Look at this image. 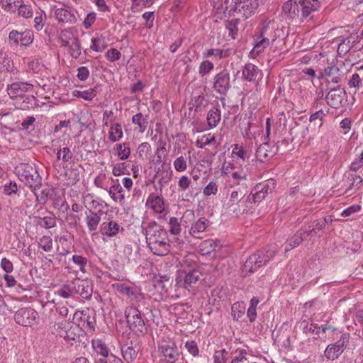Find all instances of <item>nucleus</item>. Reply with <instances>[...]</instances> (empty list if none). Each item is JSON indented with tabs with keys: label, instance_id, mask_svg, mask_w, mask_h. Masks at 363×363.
<instances>
[{
	"label": "nucleus",
	"instance_id": "55",
	"mask_svg": "<svg viewBox=\"0 0 363 363\" xmlns=\"http://www.w3.org/2000/svg\"><path fill=\"white\" fill-rule=\"evenodd\" d=\"M174 167L177 172H184L187 168L186 160L183 156L177 157L174 161Z\"/></svg>",
	"mask_w": 363,
	"mask_h": 363
},
{
	"label": "nucleus",
	"instance_id": "49",
	"mask_svg": "<svg viewBox=\"0 0 363 363\" xmlns=\"http://www.w3.org/2000/svg\"><path fill=\"white\" fill-rule=\"evenodd\" d=\"M39 220L40 221H38V224L45 228H51L56 225V218L52 214L43 218H39Z\"/></svg>",
	"mask_w": 363,
	"mask_h": 363
},
{
	"label": "nucleus",
	"instance_id": "2",
	"mask_svg": "<svg viewBox=\"0 0 363 363\" xmlns=\"http://www.w3.org/2000/svg\"><path fill=\"white\" fill-rule=\"evenodd\" d=\"M320 6L318 0H289L283 5V11L296 21L303 22Z\"/></svg>",
	"mask_w": 363,
	"mask_h": 363
},
{
	"label": "nucleus",
	"instance_id": "45",
	"mask_svg": "<svg viewBox=\"0 0 363 363\" xmlns=\"http://www.w3.org/2000/svg\"><path fill=\"white\" fill-rule=\"evenodd\" d=\"M77 38L75 36L69 29L62 30L60 35V39L62 46H67L74 39Z\"/></svg>",
	"mask_w": 363,
	"mask_h": 363
},
{
	"label": "nucleus",
	"instance_id": "39",
	"mask_svg": "<svg viewBox=\"0 0 363 363\" xmlns=\"http://www.w3.org/2000/svg\"><path fill=\"white\" fill-rule=\"evenodd\" d=\"M66 47L69 48V53L73 58L77 59L81 55V46L78 38L74 39Z\"/></svg>",
	"mask_w": 363,
	"mask_h": 363
},
{
	"label": "nucleus",
	"instance_id": "46",
	"mask_svg": "<svg viewBox=\"0 0 363 363\" xmlns=\"http://www.w3.org/2000/svg\"><path fill=\"white\" fill-rule=\"evenodd\" d=\"M74 95L84 100L90 101L96 95V91L94 89H89L84 91H75Z\"/></svg>",
	"mask_w": 363,
	"mask_h": 363
},
{
	"label": "nucleus",
	"instance_id": "4",
	"mask_svg": "<svg viewBox=\"0 0 363 363\" xmlns=\"http://www.w3.org/2000/svg\"><path fill=\"white\" fill-rule=\"evenodd\" d=\"M276 255V247L270 246L268 249H264L252 255L245 262L242 272L244 276L247 273H253L259 267L265 265Z\"/></svg>",
	"mask_w": 363,
	"mask_h": 363
},
{
	"label": "nucleus",
	"instance_id": "6",
	"mask_svg": "<svg viewBox=\"0 0 363 363\" xmlns=\"http://www.w3.org/2000/svg\"><path fill=\"white\" fill-rule=\"evenodd\" d=\"M125 316L130 329L135 334L143 333L146 330L145 324L140 311L135 306L125 308Z\"/></svg>",
	"mask_w": 363,
	"mask_h": 363
},
{
	"label": "nucleus",
	"instance_id": "50",
	"mask_svg": "<svg viewBox=\"0 0 363 363\" xmlns=\"http://www.w3.org/2000/svg\"><path fill=\"white\" fill-rule=\"evenodd\" d=\"M21 0H1L2 7L7 11H14L19 6Z\"/></svg>",
	"mask_w": 363,
	"mask_h": 363
},
{
	"label": "nucleus",
	"instance_id": "62",
	"mask_svg": "<svg viewBox=\"0 0 363 363\" xmlns=\"http://www.w3.org/2000/svg\"><path fill=\"white\" fill-rule=\"evenodd\" d=\"M45 21V14H43V12L40 13L39 15L36 16L34 19V28L37 30H41L43 28Z\"/></svg>",
	"mask_w": 363,
	"mask_h": 363
},
{
	"label": "nucleus",
	"instance_id": "30",
	"mask_svg": "<svg viewBox=\"0 0 363 363\" xmlns=\"http://www.w3.org/2000/svg\"><path fill=\"white\" fill-rule=\"evenodd\" d=\"M85 221L89 231L94 232L101 221V217L97 213L90 211L89 214L86 216Z\"/></svg>",
	"mask_w": 363,
	"mask_h": 363
},
{
	"label": "nucleus",
	"instance_id": "23",
	"mask_svg": "<svg viewBox=\"0 0 363 363\" xmlns=\"http://www.w3.org/2000/svg\"><path fill=\"white\" fill-rule=\"evenodd\" d=\"M220 248L219 241L208 239L202 241L199 245V250L202 255H209Z\"/></svg>",
	"mask_w": 363,
	"mask_h": 363
},
{
	"label": "nucleus",
	"instance_id": "33",
	"mask_svg": "<svg viewBox=\"0 0 363 363\" xmlns=\"http://www.w3.org/2000/svg\"><path fill=\"white\" fill-rule=\"evenodd\" d=\"M123 137V130L120 123L112 124L108 132V138L112 142L118 141Z\"/></svg>",
	"mask_w": 363,
	"mask_h": 363
},
{
	"label": "nucleus",
	"instance_id": "40",
	"mask_svg": "<svg viewBox=\"0 0 363 363\" xmlns=\"http://www.w3.org/2000/svg\"><path fill=\"white\" fill-rule=\"evenodd\" d=\"M231 310L233 319L238 320L245 314V307L242 302H236L233 304Z\"/></svg>",
	"mask_w": 363,
	"mask_h": 363
},
{
	"label": "nucleus",
	"instance_id": "25",
	"mask_svg": "<svg viewBox=\"0 0 363 363\" xmlns=\"http://www.w3.org/2000/svg\"><path fill=\"white\" fill-rule=\"evenodd\" d=\"M328 82L337 84L343 77L342 71L337 65H331L325 69Z\"/></svg>",
	"mask_w": 363,
	"mask_h": 363
},
{
	"label": "nucleus",
	"instance_id": "64",
	"mask_svg": "<svg viewBox=\"0 0 363 363\" xmlns=\"http://www.w3.org/2000/svg\"><path fill=\"white\" fill-rule=\"evenodd\" d=\"M350 335L348 333H343L340 340L335 343L339 348V350H341L343 352L344 350L347 347L349 343Z\"/></svg>",
	"mask_w": 363,
	"mask_h": 363
},
{
	"label": "nucleus",
	"instance_id": "43",
	"mask_svg": "<svg viewBox=\"0 0 363 363\" xmlns=\"http://www.w3.org/2000/svg\"><path fill=\"white\" fill-rule=\"evenodd\" d=\"M301 235L295 233L292 237L286 240V245L285 247V252H288L291 250L292 249L296 247L302 242Z\"/></svg>",
	"mask_w": 363,
	"mask_h": 363
},
{
	"label": "nucleus",
	"instance_id": "59",
	"mask_svg": "<svg viewBox=\"0 0 363 363\" xmlns=\"http://www.w3.org/2000/svg\"><path fill=\"white\" fill-rule=\"evenodd\" d=\"M191 183V180L187 176H182L178 182V191H185L189 187Z\"/></svg>",
	"mask_w": 363,
	"mask_h": 363
},
{
	"label": "nucleus",
	"instance_id": "22",
	"mask_svg": "<svg viewBox=\"0 0 363 363\" xmlns=\"http://www.w3.org/2000/svg\"><path fill=\"white\" fill-rule=\"evenodd\" d=\"M210 224L211 223L207 218L201 217L191 224L189 233L194 238H201L200 234L203 233Z\"/></svg>",
	"mask_w": 363,
	"mask_h": 363
},
{
	"label": "nucleus",
	"instance_id": "60",
	"mask_svg": "<svg viewBox=\"0 0 363 363\" xmlns=\"http://www.w3.org/2000/svg\"><path fill=\"white\" fill-rule=\"evenodd\" d=\"M353 43L354 41L351 42L349 38L343 39L342 41L338 45L337 52L339 53H347V52L350 51L352 46L351 44H352Z\"/></svg>",
	"mask_w": 363,
	"mask_h": 363
},
{
	"label": "nucleus",
	"instance_id": "51",
	"mask_svg": "<svg viewBox=\"0 0 363 363\" xmlns=\"http://www.w3.org/2000/svg\"><path fill=\"white\" fill-rule=\"evenodd\" d=\"M72 152L68 147H63L60 149L57 152V157L59 160H62L64 162H68L72 158Z\"/></svg>",
	"mask_w": 363,
	"mask_h": 363
},
{
	"label": "nucleus",
	"instance_id": "27",
	"mask_svg": "<svg viewBox=\"0 0 363 363\" xmlns=\"http://www.w3.org/2000/svg\"><path fill=\"white\" fill-rule=\"evenodd\" d=\"M122 355L128 363L133 362L138 357V348L136 346H123L121 349Z\"/></svg>",
	"mask_w": 363,
	"mask_h": 363
},
{
	"label": "nucleus",
	"instance_id": "42",
	"mask_svg": "<svg viewBox=\"0 0 363 363\" xmlns=\"http://www.w3.org/2000/svg\"><path fill=\"white\" fill-rule=\"evenodd\" d=\"M132 122L135 125H138L140 133H143L145 130L147 125V119L144 118L143 115L141 113H138L134 115L132 118Z\"/></svg>",
	"mask_w": 363,
	"mask_h": 363
},
{
	"label": "nucleus",
	"instance_id": "12",
	"mask_svg": "<svg viewBox=\"0 0 363 363\" xmlns=\"http://www.w3.org/2000/svg\"><path fill=\"white\" fill-rule=\"evenodd\" d=\"M37 315L38 313L34 309L23 308L16 313L14 319L18 325L28 326L35 322Z\"/></svg>",
	"mask_w": 363,
	"mask_h": 363
},
{
	"label": "nucleus",
	"instance_id": "16",
	"mask_svg": "<svg viewBox=\"0 0 363 363\" xmlns=\"http://www.w3.org/2000/svg\"><path fill=\"white\" fill-rule=\"evenodd\" d=\"M74 294H79L82 298L88 299L92 294V286L86 279H74L72 280Z\"/></svg>",
	"mask_w": 363,
	"mask_h": 363
},
{
	"label": "nucleus",
	"instance_id": "9",
	"mask_svg": "<svg viewBox=\"0 0 363 363\" xmlns=\"http://www.w3.org/2000/svg\"><path fill=\"white\" fill-rule=\"evenodd\" d=\"M213 88L220 95H225L230 88V74L223 69L214 77Z\"/></svg>",
	"mask_w": 363,
	"mask_h": 363
},
{
	"label": "nucleus",
	"instance_id": "61",
	"mask_svg": "<svg viewBox=\"0 0 363 363\" xmlns=\"http://www.w3.org/2000/svg\"><path fill=\"white\" fill-rule=\"evenodd\" d=\"M72 261L77 265L79 266V269L82 272L84 273L85 266L87 263V259L81 255H74L72 256Z\"/></svg>",
	"mask_w": 363,
	"mask_h": 363
},
{
	"label": "nucleus",
	"instance_id": "26",
	"mask_svg": "<svg viewBox=\"0 0 363 363\" xmlns=\"http://www.w3.org/2000/svg\"><path fill=\"white\" fill-rule=\"evenodd\" d=\"M158 147L155 151V155L152 160L154 164H164V160L167 157L166 143L163 141L158 142Z\"/></svg>",
	"mask_w": 363,
	"mask_h": 363
},
{
	"label": "nucleus",
	"instance_id": "41",
	"mask_svg": "<svg viewBox=\"0 0 363 363\" xmlns=\"http://www.w3.org/2000/svg\"><path fill=\"white\" fill-rule=\"evenodd\" d=\"M117 155L120 160H125L128 159L130 155V149L128 144L124 143L117 145Z\"/></svg>",
	"mask_w": 363,
	"mask_h": 363
},
{
	"label": "nucleus",
	"instance_id": "15",
	"mask_svg": "<svg viewBox=\"0 0 363 363\" xmlns=\"http://www.w3.org/2000/svg\"><path fill=\"white\" fill-rule=\"evenodd\" d=\"M160 350L167 363H174L179 359L180 352L174 342H163Z\"/></svg>",
	"mask_w": 363,
	"mask_h": 363
},
{
	"label": "nucleus",
	"instance_id": "28",
	"mask_svg": "<svg viewBox=\"0 0 363 363\" xmlns=\"http://www.w3.org/2000/svg\"><path fill=\"white\" fill-rule=\"evenodd\" d=\"M108 194L116 202L122 203L125 199L124 191L120 184H115L111 186Z\"/></svg>",
	"mask_w": 363,
	"mask_h": 363
},
{
	"label": "nucleus",
	"instance_id": "63",
	"mask_svg": "<svg viewBox=\"0 0 363 363\" xmlns=\"http://www.w3.org/2000/svg\"><path fill=\"white\" fill-rule=\"evenodd\" d=\"M69 327V323L66 320L56 323L54 328L57 335L62 337V333H65Z\"/></svg>",
	"mask_w": 363,
	"mask_h": 363
},
{
	"label": "nucleus",
	"instance_id": "52",
	"mask_svg": "<svg viewBox=\"0 0 363 363\" xmlns=\"http://www.w3.org/2000/svg\"><path fill=\"white\" fill-rule=\"evenodd\" d=\"M81 316L80 318L82 320H84L86 323V328L87 330H90L91 331L94 330V325H95V318L94 317L90 318L89 315H86V311H83L80 312Z\"/></svg>",
	"mask_w": 363,
	"mask_h": 363
},
{
	"label": "nucleus",
	"instance_id": "38",
	"mask_svg": "<svg viewBox=\"0 0 363 363\" xmlns=\"http://www.w3.org/2000/svg\"><path fill=\"white\" fill-rule=\"evenodd\" d=\"M208 104V100L203 95H199L194 98L193 106L191 108H194L196 112L201 111Z\"/></svg>",
	"mask_w": 363,
	"mask_h": 363
},
{
	"label": "nucleus",
	"instance_id": "14",
	"mask_svg": "<svg viewBox=\"0 0 363 363\" xmlns=\"http://www.w3.org/2000/svg\"><path fill=\"white\" fill-rule=\"evenodd\" d=\"M33 85L28 82H13L9 84L6 88L8 95L11 99L23 96L25 93L30 91Z\"/></svg>",
	"mask_w": 363,
	"mask_h": 363
},
{
	"label": "nucleus",
	"instance_id": "10",
	"mask_svg": "<svg viewBox=\"0 0 363 363\" xmlns=\"http://www.w3.org/2000/svg\"><path fill=\"white\" fill-rule=\"evenodd\" d=\"M259 0H238L235 2V11L245 18H248L257 9Z\"/></svg>",
	"mask_w": 363,
	"mask_h": 363
},
{
	"label": "nucleus",
	"instance_id": "11",
	"mask_svg": "<svg viewBox=\"0 0 363 363\" xmlns=\"http://www.w3.org/2000/svg\"><path fill=\"white\" fill-rule=\"evenodd\" d=\"M201 273L196 269L190 270L189 272H179L177 279V284L184 286L185 288L194 287L201 279Z\"/></svg>",
	"mask_w": 363,
	"mask_h": 363
},
{
	"label": "nucleus",
	"instance_id": "18",
	"mask_svg": "<svg viewBox=\"0 0 363 363\" xmlns=\"http://www.w3.org/2000/svg\"><path fill=\"white\" fill-rule=\"evenodd\" d=\"M244 194L242 192L233 191L230 194V199L225 203V208L230 212L235 214L236 216L240 213L239 203L242 199Z\"/></svg>",
	"mask_w": 363,
	"mask_h": 363
},
{
	"label": "nucleus",
	"instance_id": "47",
	"mask_svg": "<svg viewBox=\"0 0 363 363\" xmlns=\"http://www.w3.org/2000/svg\"><path fill=\"white\" fill-rule=\"evenodd\" d=\"M239 22L240 20L238 18H234L230 21H228L225 24L226 28L229 30V35H231L233 39L236 38L238 31V26Z\"/></svg>",
	"mask_w": 363,
	"mask_h": 363
},
{
	"label": "nucleus",
	"instance_id": "36",
	"mask_svg": "<svg viewBox=\"0 0 363 363\" xmlns=\"http://www.w3.org/2000/svg\"><path fill=\"white\" fill-rule=\"evenodd\" d=\"M16 9L18 10V15L23 18H30L33 13V10L31 5L25 4L23 0H21L19 6Z\"/></svg>",
	"mask_w": 363,
	"mask_h": 363
},
{
	"label": "nucleus",
	"instance_id": "57",
	"mask_svg": "<svg viewBox=\"0 0 363 363\" xmlns=\"http://www.w3.org/2000/svg\"><path fill=\"white\" fill-rule=\"evenodd\" d=\"M91 43L92 45H91V49L98 52H102L106 47L104 40L100 38H93L91 40Z\"/></svg>",
	"mask_w": 363,
	"mask_h": 363
},
{
	"label": "nucleus",
	"instance_id": "53",
	"mask_svg": "<svg viewBox=\"0 0 363 363\" xmlns=\"http://www.w3.org/2000/svg\"><path fill=\"white\" fill-rule=\"evenodd\" d=\"M169 232L173 235H177L181 232V225L178 218L172 217L169 221Z\"/></svg>",
	"mask_w": 363,
	"mask_h": 363
},
{
	"label": "nucleus",
	"instance_id": "37",
	"mask_svg": "<svg viewBox=\"0 0 363 363\" xmlns=\"http://www.w3.org/2000/svg\"><path fill=\"white\" fill-rule=\"evenodd\" d=\"M363 79V65L359 69V73L353 74L348 82L350 88H359L362 86Z\"/></svg>",
	"mask_w": 363,
	"mask_h": 363
},
{
	"label": "nucleus",
	"instance_id": "54",
	"mask_svg": "<svg viewBox=\"0 0 363 363\" xmlns=\"http://www.w3.org/2000/svg\"><path fill=\"white\" fill-rule=\"evenodd\" d=\"M38 244L45 252H50L52 249V240L49 236H43L40 239Z\"/></svg>",
	"mask_w": 363,
	"mask_h": 363
},
{
	"label": "nucleus",
	"instance_id": "32",
	"mask_svg": "<svg viewBox=\"0 0 363 363\" xmlns=\"http://www.w3.org/2000/svg\"><path fill=\"white\" fill-rule=\"evenodd\" d=\"M220 111L218 108L211 109L207 114L208 125L211 128L216 127L220 121Z\"/></svg>",
	"mask_w": 363,
	"mask_h": 363
},
{
	"label": "nucleus",
	"instance_id": "3",
	"mask_svg": "<svg viewBox=\"0 0 363 363\" xmlns=\"http://www.w3.org/2000/svg\"><path fill=\"white\" fill-rule=\"evenodd\" d=\"M282 35L283 30L278 28L277 23L269 21L264 25L259 35L255 40L254 51L257 53L262 52Z\"/></svg>",
	"mask_w": 363,
	"mask_h": 363
},
{
	"label": "nucleus",
	"instance_id": "1",
	"mask_svg": "<svg viewBox=\"0 0 363 363\" xmlns=\"http://www.w3.org/2000/svg\"><path fill=\"white\" fill-rule=\"evenodd\" d=\"M145 237L150 250L159 256H164L169 252L170 245L167 231L155 222L148 224L145 228Z\"/></svg>",
	"mask_w": 363,
	"mask_h": 363
},
{
	"label": "nucleus",
	"instance_id": "31",
	"mask_svg": "<svg viewBox=\"0 0 363 363\" xmlns=\"http://www.w3.org/2000/svg\"><path fill=\"white\" fill-rule=\"evenodd\" d=\"M231 50L229 49L220 50L216 48L207 50L206 52L203 53V55L206 57H210L213 56L218 60H221L223 58L229 57L231 55Z\"/></svg>",
	"mask_w": 363,
	"mask_h": 363
},
{
	"label": "nucleus",
	"instance_id": "19",
	"mask_svg": "<svg viewBox=\"0 0 363 363\" xmlns=\"http://www.w3.org/2000/svg\"><path fill=\"white\" fill-rule=\"evenodd\" d=\"M55 17L58 23L62 25H72L77 21L75 16L64 8L56 9L55 10Z\"/></svg>",
	"mask_w": 363,
	"mask_h": 363
},
{
	"label": "nucleus",
	"instance_id": "13",
	"mask_svg": "<svg viewBox=\"0 0 363 363\" xmlns=\"http://www.w3.org/2000/svg\"><path fill=\"white\" fill-rule=\"evenodd\" d=\"M346 92L344 88L337 86L336 88L330 89L325 99L327 104L332 108H338L345 99Z\"/></svg>",
	"mask_w": 363,
	"mask_h": 363
},
{
	"label": "nucleus",
	"instance_id": "56",
	"mask_svg": "<svg viewBox=\"0 0 363 363\" xmlns=\"http://www.w3.org/2000/svg\"><path fill=\"white\" fill-rule=\"evenodd\" d=\"M214 67V65L208 61L206 60L201 63L199 66V74L201 76H204L209 73Z\"/></svg>",
	"mask_w": 363,
	"mask_h": 363
},
{
	"label": "nucleus",
	"instance_id": "48",
	"mask_svg": "<svg viewBox=\"0 0 363 363\" xmlns=\"http://www.w3.org/2000/svg\"><path fill=\"white\" fill-rule=\"evenodd\" d=\"M197 145L200 148H203L206 145L215 143L216 138L214 135L211 133H208L206 135H202L200 138L197 140Z\"/></svg>",
	"mask_w": 363,
	"mask_h": 363
},
{
	"label": "nucleus",
	"instance_id": "20",
	"mask_svg": "<svg viewBox=\"0 0 363 363\" xmlns=\"http://www.w3.org/2000/svg\"><path fill=\"white\" fill-rule=\"evenodd\" d=\"M277 150L278 147L275 148L271 146L268 143H263L256 151V157L258 160L263 162L269 157H272L275 155Z\"/></svg>",
	"mask_w": 363,
	"mask_h": 363
},
{
	"label": "nucleus",
	"instance_id": "8",
	"mask_svg": "<svg viewBox=\"0 0 363 363\" xmlns=\"http://www.w3.org/2000/svg\"><path fill=\"white\" fill-rule=\"evenodd\" d=\"M9 43L12 47H27L33 43V33L30 30L19 32L16 30H11L9 34Z\"/></svg>",
	"mask_w": 363,
	"mask_h": 363
},
{
	"label": "nucleus",
	"instance_id": "17",
	"mask_svg": "<svg viewBox=\"0 0 363 363\" xmlns=\"http://www.w3.org/2000/svg\"><path fill=\"white\" fill-rule=\"evenodd\" d=\"M113 287L122 295L126 296L130 301H139L141 298V293L136 286H130L125 284L116 283Z\"/></svg>",
	"mask_w": 363,
	"mask_h": 363
},
{
	"label": "nucleus",
	"instance_id": "7",
	"mask_svg": "<svg viewBox=\"0 0 363 363\" xmlns=\"http://www.w3.org/2000/svg\"><path fill=\"white\" fill-rule=\"evenodd\" d=\"M276 185L277 182L274 179H269L257 184L254 188V193L248 196V200L250 201L253 200V202L261 201L269 193L272 192Z\"/></svg>",
	"mask_w": 363,
	"mask_h": 363
},
{
	"label": "nucleus",
	"instance_id": "34",
	"mask_svg": "<svg viewBox=\"0 0 363 363\" xmlns=\"http://www.w3.org/2000/svg\"><path fill=\"white\" fill-rule=\"evenodd\" d=\"M56 294L62 298H68L74 295L72 281L61 286Z\"/></svg>",
	"mask_w": 363,
	"mask_h": 363
},
{
	"label": "nucleus",
	"instance_id": "21",
	"mask_svg": "<svg viewBox=\"0 0 363 363\" xmlns=\"http://www.w3.org/2000/svg\"><path fill=\"white\" fill-rule=\"evenodd\" d=\"M120 230H123V228L114 220L105 221L100 228L101 234L110 238L116 236Z\"/></svg>",
	"mask_w": 363,
	"mask_h": 363
},
{
	"label": "nucleus",
	"instance_id": "24",
	"mask_svg": "<svg viewBox=\"0 0 363 363\" xmlns=\"http://www.w3.org/2000/svg\"><path fill=\"white\" fill-rule=\"evenodd\" d=\"M147 203L151 208L157 213H161L164 210V203L162 197L150 194L147 199Z\"/></svg>",
	"mask_w": 363,
	"mask_h": 363
},
{
	"label": "nucleus",
	"instance_id": "58",
	"mask_svg": "<svg viewBox=\"0 0 363 363\" xmlns=\"http://www.w3.org/2000/svg\"><path fill=\"white\" fill-rule=\"evenodd\" d=\"M150 151V145L148 143H143L140 145H139L138 147V152L139 157L144 160L145 157H147V155L149 154Z\"/></svg>",
	"mask_w": 363,
	"mask_h": 363
},
{
	"label": "nucleus",
	"instance_id": "35",
	"mask_svg": "<svg viewBox=\"0 0 363 363\" xmlns=\"http://www.w3.org/2000/svg\"><path fill=\"white\" fill-rule=\"evenodd\" d=\"M92 346L94 350L99 354L104 357V359L108 357L109 350L106 344L101 340H95L92 341Z\"/></svg>",
	"mask_w": 363,
	"mask_h": 363
},
{
	"label": "nucleus",
	"instance_id": "5",
	"mask_svg": "<svg viewBox=\"0 0 363 363\" xmlns=\"http://www.w3.org/2000/svg\"><path fill=\"white\" fill-rule=\"evenodd\" d=\"M15 171L19 179L32 191L36 190L41 186L42 178L34 165L21 163L16 167Z\"/></svg>",
	"mask_w": 363,
	"mask_h": 363
},
{
	"label": "nucleus",
	"instance_id": "44",
	"mask_svg": "<svg viewBox=\"0 0 363 363\" xmlns=\"http://www.w3.org/2000/svg\"><path fill=\"white\" fill-rule=\"evenodd\" d=\"M342 353V351L339 350L337 345L335 344L328 345L325 350V354L329 359H337Z\"/></svg>",
	"mask_w": 363,
	"mask_h": 363
},
{
	"label": "nucleus",
	"instance_id": "29",
	"mask_svg": "<svg viewBox=\"0 0 363 363\" xmlns=\"http://www.w3.org/2000/svg\"><path fill=\"white\" fill-rule=\"evenodd\" d=\"M259 72V69L257 66L253 64L249 63L247 64L243 70H242V76L248 82H254L256 80V78Z\"/></svg>",
	"mask_w": 363,
	"mask_h": 363
}]
</instances>
